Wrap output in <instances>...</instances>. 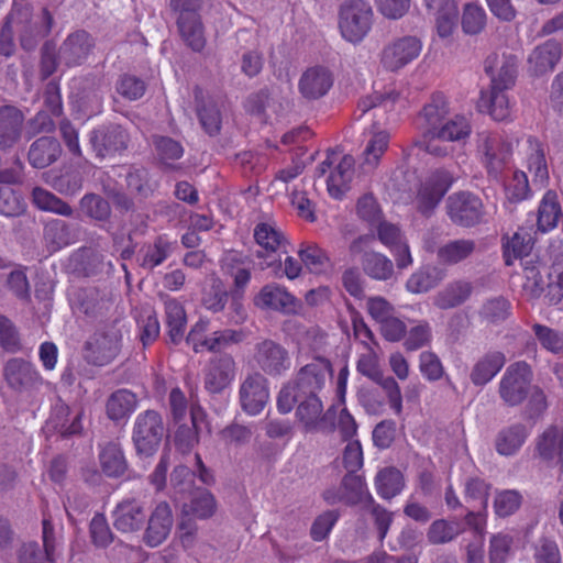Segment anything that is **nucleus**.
I'll return each instance as SVG.
<instances>
[{
  "label": "nucleus",
  "instance_id": "29",
  "mask_svg": "<svg viewBox=\"0 0 563 563\" xmlns=\"http://www.w3.org/2000/svg\"><path fill=\"white\" fill-rule=\"evenodd\" d=\"M523 159L533 184L543 185L549 178L544 146L534 137H528L523 144Z\"/></svg>",
  "mask_w": 563,
  "mask_h": 563
},
{
  "label": "nucleus",
  "instance_id": "18",
  "mask_svg": "<svg viewBox=\"0 0 563 563\" xmlns=\"http://www.w3.org/2000/svg\"><path fill=\"white\" fill-rule=\"evenodd\" d=\"M296 418L305 432H319L327 428V415L317 395H297Z\"/></svg>",
  "mask_w": 563,
  "mask_h": 563
},
{
  "label": "nucleus",
  "instance_id": "9",
  "mask_svg": "<svg viewBox=\"0 0 563 563\" xmlns=\"http://www.w3.org/2000/svg\"><path fill=\"white\" fill-rule=\"evenodd\" d=\"M446 213L454 224L472 228L484 220L485 210L483 201L477 195L460 191L449 196Z\"/></svg>",
  "mask_w": 563,
  "mask_h": 563
},
{
  "label": "nucleus",
  "instance_id": "37",
  "mask_svg": "<svg viewBox=\"0 0 563 563\" xmlns=\"http://www.w3.org/2000/svg\"><path fill=\"white\" fill-rule=\"evenodd\" d=\"M167 335L173 344H178L185 334L187 318L183 305L175 298L164 297Z\"/></svg>",
  "mask_w": 563,
  "mask_h": 563
},
{
  "label": "nucleus",
  "instance_id": "27",
  "mask_svg": "<svg viewBox=\"0 0 563 563\" xmlns=\"http://www.w3.org/2000/svg\"><path fill=\"white\" fill-rule=\"evenodd\" d=\"M478 252V244L473 239H454L437 250V260L446 266L457 265L472 258Z\"/></svg>",
  "mask_w": 563,
  "mask_h": 563
},
{
  "label": "nucleus",
  "instance_id": "33",
  "mask_svg": "<svg viewBox=\"0 0 563 563\" xmlns=\"http://www.w3.org/2000/svg\"><path fill=\"white\" fill-rule=\"evenodd\" d=\"M62 154L59 142L51 136L35 140L29 150L27 158L35 168H45L58 159Z\"/></svg>",
  "mask_w": 563,
  "mask_h": 563
},
{
  "label": "nucleus",
  "instance_id": "6",
  "mask_svg": "<svg viewBox=\"0 0 563 563\" xmlns=\"http://www.w3.org/2000/svg\"><path fill=\"white\" fill-rule=\"evenodd\" d=\"M531 367L523 361L510 364L498 383V395L505 406H520L530 395Z\"/></svg>",
  "mask_w": 563,
  "mask_h": 563
},
{
  "label": "nucleus",
  "instance_id": "8",
  "mask_svg": "<svg viewBox=\"0 0 563 563\" xmlns=\"http://www.w3.org/2000/svg\"><path fill=\"white\" fill-rule=\"evenodd\" d=\"M478 151L482 154V163L487 173L497 178L510 162L514 143L498 133H483Z\"/></svg>",
  "mask_w": 563,
  "mask_h": 563
},
{
  "label": "nucleus",
  "instance_id": "54",
  "mask_svg": "<svg viewBox=\"0 0 563 563\" xmlns=\"http://www.w3.org/2000/svg\"><path fill=\"white\" fill-rule=\"evenodd\" d=\"M222 268L225 274L233 278L238 289H243L251 279L250 267L245 264L244 258L236 252H229L222 260Z\"/></svg>",
  "mask_w": 563,
  "mask_h": 563
},
{
  "label": "nucleus",
  "instance_id": "24",
  "mask_svg": "<svg viewBox=\"0 0 563 563\" xmlns=\"http://www.w3.org/2000/svg\"><path fill=\"white\" fill-rule=\"evenodd\" d=\"M485 70L490 75L492 87L509 89L515 85L517 58L512 55H489L485 60Z\"/></svg>",
  "mask_w": 563,
  "mask_h": 563
},
{
  "label": "nucleus",
  "instance_id": "36",
  "mask_svg": "<svg viewBox=\"0 0 563 563\" xmlns=\"http://www.w3.org/2000/svg\"><path fill=\"white\" fill-rule=\"evenodd\" d=\"M191 424H180L175 433V443L179 450L187 452L199 442V432L205 423L206 413L200 406L190 408Z\"/></svg>",
  "mask_w": 563,
  "mask_h": 563
},
{
  "label": "nucleus",
  "instance_id": "41",
  "mask_svg": "<svg viewBox=\"0 0 563 563\" xmlns=\"http://www.w3.org/2000/svg\"><path fill=\"white\" fill-rule=\"evenodd\" d=\"M136 396L128 389H119L107 399L106 412L109 419L121 421L126 419L136 408Z\"/></svg>",
  "mask_w": 563,
  "mask_h": 563
},
{
  "label": "nucleus",
  "instance_id": "40",
  "mask_svg": "<svg viewBox=\"0 0 563 563\" xmlns=\"http://www.w3.org/2000/svg\"><path fill=\"white\" fill-rule=\"evenodd\" d=\"M217 501L214 496L206 488H197L191 493L188 503L183 505V514L197 519H208L214 515Z\"/></svg>",
  "mask_w": 563,
  "mask_h": 563
},
{
  "label": "nucleus",
  "instance_id": "4",
  "mask_svg": "<svg viewBox=\"0 0 563 563\" xmlns=\"http://www.w3.org/2000/svg\"><path fill=\"white\" fill-rule=\"evenodd\" d=\"M123 330L119 322L98 328L86 343V360L95 366L112 363L121 352Z\"/></svg>",
  "mask_w": 563,
  "mask_h": 563
},
{
  "label": "nucleus",
  "instance_id": "34",
  "mask_svg": "<svg viewBox=\"0 0 563 563\" xmlns=\"http://www.w3.org/2000/svg\"><path fill=\"white\" fill-rule=\"evenodd\" d=\"M70 409L69 407L58 401L51 412V417L46 422V427L49 430H54L63 437L80 433L81 426V412H77L71 419H69Z\"/></svg>",
  "mask_w": 563,
  "mask_h": 563
},
{
  "label": "nucleus",
  "instance_id": "38",
  "mask_svg": "<svg viewBox=\"0 0 563 563\" xmlns=\"http://www.w3.org/2000/svg\"><path fill=\"white\" fill-rule=\"evenodd\" d=\"M562 217L563 212L558 199V195L552 190H548L544 194L538 208V231L545 233L554 229Z\"/></svg>",
  "mask_w": 563,
  "mask_h": 563
},
{
  "label": "nucleus",
  "instance_id": "20",
  "mask_svg": "<svg viewBox=\"0 0 563 563\" xmlns=\"http://www.w3.org/2000/svg\"><path fill=\"white\" fill-rule=\"evenodd\" d=\"M113 526L122 533L140 531L145 522L146 512L143 504L135 498L119 503L112 512Z\"/></svg>",
  "mask_w": 563,
  "mask_h": 563
},
{
  "label": "nucleus",
  "instance_id": "3",
  "mask_svg": "<svg viewBox=\"0 0 563 563\" xmlns=\"http://www.w3.org/2000/svg\"><path fill=\"white\" fill-rule=\"evenodd\" d=\"M525 267L523 288L533 298L543 297L545 303L555 306L563 299V257H558L549 268Z\"/></svg>",
  "mask_w": 563,
  "mask_h": 563
},
{
  "label": "nucleus",
  "instance_id": "47",
  "mask_svg": "<svg viewBox=\"0 0 563 563\" xmlns=\"http://www.w3.org/2000/svg\"><path fill=\"white\" fill-rule=\"evenodd\" d=\"M102 472L109 477H119L128 468L122 449L117 443H108L99 454Z\"/></svg>",
  "mask_w": 563,
  "mask_h": 563
},
{
  "label": "nucleus",
  "instance_id": "16",
  "mask_svg": "<svg viewBox=\"0 0 563 563\" xmlns=\"http://www.w3.org/2000/svg\"><path fill=\"white\" fill-rule=\"evenodd\" d=\"M129 135L120 125H102L90 134V144L100 158L109 157L126 148Z\"/></svg>",
  "mask_w": 563,
  "mask_h": 563
},
{
  "label": "nucleus",
  "instance_id": "49",
  "mask_svg": "<svg viewBox=\"0 0 563 563\" xmlns=\"http://www.w3.org/2000/svg\"><path fill=\"white\" fill-rule=\"evenodd\" d=\"M363 271L376 280H387L394 274V264L385 255L377 252H366L362 260Z\"/></svg>",
  "mask_w": 563,
  "mask_h": 563
},
{
  "label": "nucleus",
  "instance_id": "58",
  "mask_svg": "<svg viewBox=\"0 0 563 563\" xmlns=\"http://www.w3.org/2000/svg\"><path fill=\"white\" fill-rule=\"evenodd\" d=\"M523 496L516 489H504L496 492L494 498V510L498 517H508L515 514L521 506Z\"/></svg>",
  "mask_w": 563,
  "mask_h": 563
},
{
  "label": "nucleus",
  "instance_id": "30",
  "mask_svg": "<svg viewBox=\"0 0 563 563\" xmlns=\"http://www.w3.org/2000/svg\"><path fill=\"white\" fill-rule=\"evenodd\" d=\"M505 364L506 355L503 352L489 351L475 362L470 379L475 386H485L500 372Z\"/></svg>",
  "mask_w": 563,
  "mask_h": 563
},
{
  "label": "nucleus",
  "instance_id": "64",
  "mask_svg": "<svg viewBox=\"0 0 563 563\" xmlns=\"http://www.w3.org/2000/svg\"><path fill=\"white\" fill-rule=\"evenodd\" d=\"M531 236L516 232L512 238L504 244V258L506 265H511L514 260L529 255L531 251Z\"/></svg>",
  "mask_w": 563,
  "mask_h": 563
},
{
  "label": "nucleus",
  "instance_id": "15",
  "mask_svg": "<svg viewBox=\"0 0 563 563\" xmlns=\"http://www.w3.org/2000/svg\"><path fill=\"white\" fill-rule=\"evenodd\" d=\"M240 404L249 415H258L269 399L267 379L262 373L246 375L239 389Z\"/></svg>",
  "mask_w": 563,
  "mask_h": 563
},
{
  "label": "nucleus",
  "instance_id": "39",
  "mask_svg": "<svg viewBox=\"0 0 563 563\" xmlns=\"http://www.w3.org/2000/svg\"><path fill=\"white\" fill-rule=\"evenodd\" d=\"M507 89L492 87L489 92H482L478 108L487 110L496 121H504L510 117L511 107L507 93Z\"/></svg>",
  "mask_w": 563,
  "mask_h": 563
},
{
  "label": "nucleus",
  "instance_id": "57",
  "mask_svg": "<svg viewBox=\"0 0 563 563\" xmlns=\"http://www.w3.org/2000/svg\"><path fill=\"white\" fill-rule=\"evenodd\" d=\"M457 14L459 10L454 0L442 2L435 19L437 31L441 37H448L453 33L456 27Z\"/></svg>",
  "mask_w": 563,
  "mask_h": 563
},
{
  "label": "nucleus",
  "instance_id": "44",
  "mask_svg": "<svg viewBox=\"0 0 563 563\" xmlns=\"http://www.w3.org/2000/svg\"><path fill=\"white\" fill-rule=\"evenodd\" d=\"M464 528L457 520L437 519L427 530V540L432 545L446 544L454 541Z\"/></svg>",
  "mask_w": 563,
  "mask_h": 563
},
{
  "label": "nucleus",
  "instance_id": "45",
  "mask_svg": "<svg viewBox=\"0 0 563 563\" xmlns=\"http://www.w3.org/2000/svg\"><path fill=\"white\" fill-rule=\"evenodd\" d=\"M174 244L166 235L157 236L153 244L142 249L141 266L146 269H153L163 264L173 253Z\"/></svg>",
  "mask_w": 563,
  "mask_h": 563
},
{
  "label": "nucleus",
  "instance_id": "5",
  "mask_svg": "<svg viewBox=\"0 0 563 563\" xmlns=\"http://www.w3.org/2000/svg\"><path fill=\"white\" fill-rule=\"evenodd\" d=\"M31 10L27 7L14 8L7 16L0 32V54L9 57L13 54L15 45L13 41V27L25 34L45 35L51 31L53 18L47 9L42 10L44 24L37 26L31 24Z\"/></svg>",
  "mask_w": 563,
  "mask_h": 563
},
{
  "label": "nucleus",
  "instance_id": "55",
  "mask_svg": "<svg viewBox=\"0 0 563 563\" xmlns=\"http://www.w3.org/2000/svg\"><path fill=\"white\" fill-rule=\"evenodd\" d=\"M153 144L161 163L167 168H176L174 162L183 157V145L169 136H154Z\"/></svg>",
  "mask_w": 563,
  "mask_h": 563
},
{
  "label": "nucleus",
  "instance_id": "19",
  "mask_svg": "<svg viewBox=\"0 0 563 563\" xmlns=\"http://www.w3.org/2000/svg\"><path fill=\"white\" fill-rule=\"evenodd\" d=\"M174 523V517L170 506L166 501H161L148 516L147 527L143 540L148 547L162 544L169 536Z\"/></svg>",
  "mask_w": 563,
  "mask_h": 563
},
{
  "label": "nucleus",
  "instance_id": "12",
  "mask_svg": "<svg viewBox=\"0 0 563 563\" xmlns=\"http://www.w3.org/2000/svg\"><path fill=\"white\" fill-rule=\"evenodd\" d=\"M422 43L417 36L406 35L394 38L382 49L380 65L388 71H398L413 62L420 55Z\"/></svg>",
  "mask_w": 563,
  "mask_h": 563
},
{
  "label": "nucleus",
  "instance_id": "60",
  "mask_svg": "<svg viewBox=\"0 0 563 563\" xmlns=\"http://www.w3.org/2000/svg\"><path fill=\"white\" fill-rule=\"evenodd\" d=\"M79 207L82 213L98 221H106L111 214V207L109 202L96 194L85 195L80 199Z\"/></svg>",
  "mask_w": 563,
  "mask_h": 563
},
{
  "label": "nucleus",
  "instance_id": "59",
  "mask_svg": "<svg viewBox=\"0 0 563 563\" xmlns=\"http://www.w3.org/2000/svg\"><path fill=\"white\" fill-rule=\"evenodd\" d=\"M487 14L475 3H467L462 14V29L468 35L479 34L486 26Z\"/></svg>",
  "mask_w": 563,
  "mask_h": 563
},
{
  "label": "nucleus",
  "instance_id": "43",
  "mask_svg": "<svg viewBox=\"0 0 563 563\" xmlns=\"http://www.w3.org/2000/svg\"><path fill=\"white\" fill-rule=\"evenodd\" d=\"M353 174L354 158L351 155H344L327 180L329 194L334 198H340L349 188Z\"/></svg>",
  "mask_w": 563,
  "mask_h": 563
},
{
  "label": "nucleus",
  "instance_id": "48",
  "mask_svg": "<svg viewBox=\"0 0 563 563\" xmlns=\"http://www.w3.org/2000/svg\"><path fill=\"white\" fill-rule=\"evenodd\" d=\"M389 143V134L386 131H379L373 134L367 142L361 167L364 172H372L379 163L380 157L385 153Z\"/></svg>",
  "mask_w": 563,
  "mask_h": 563
},
{
  "label": "nucleus",
  "instance_id": "28",
  "mask_svg": "<svg viewBox=\"0 0 563 563\" xmlns=\"http://www.w3.org/2000/svg\"><path fill=\"white\" fill-rule=\"evenodd\" d=\"M254 305L263 310L288 312L294 309L295 297L286 288L272 283L261 288L254 297Z\"/></svg>",
  "mask_w": 563,
  "mask_h": 563
},
{
  "label": "nucleus",
  "instance_id": "25",
  "mask_svg": "<svg viewBox=\"0 0 563 563\" xmlns=\"http://www.w3.org/2000/svg\"><path fill=\"white\" fill-rule=\"evenodd\" d=\"M474 285L465 278L448 283L433 297V305L441 310H449L465 303L473 295Z\"/></svg>",
  "mask_w": 563,
  "mask_h": 563
},
{
  "label": "nucleus",
  "instance_id": "50",
  "mask_svg": "<svg viewBox=\"0 0 563 563\" xmlns=\"http://www.w3.org/2000/svg\"><path fill=\"white\" fill-rule=\"evenodd\" d=\"M471 134V124L466 117L456 114L451 119H445L434 132V137H440L445 142L463 141Z\"/></svg>",
  "mask_w": 563,
  "mask_h": 563
},
{
  "label": "nucleus",
  "instance_id": "1",
  "mask_svg": "<svg viewBox=\"0 0 563 563\" xmlns=\"http://www.w3.org/2000/svg\"><path fill=\"white\" fill-rule=\"evenodd\" d=\"M332 375V365L324 357H316L302 366L295 378L287 382L279 390L277 408L282 413H288L296 404L297 395H317L325 387Z\"/></svg>",
  "mask_w": 563,
  "mask_h": 563
},
{
  "label": "nucleus",
  "instance_id": "42",
  "mask_svg": "<svg viewBox=\"0 0 563 563\" xmlns=\"http://www.w3.org/2000/svg\"><path fill=\"white\" fill-rule=\"evenodd\" d=\"M537 449L542 459L559 464L563 455V429L549 427L539 438Z\"/></svg>",
  "mask_w": 563,
  "mask_h": 563
},
{
  "label": "nucleus",
  "instance_id": "56",
  "mask_svg": "<svg viewBox=\"0 0 563 563\" xmlns=\"http://www.w3.org/2000/svg\"><path fill=\"white\" fill-rule=\"evenodd\" d=\"M344 503L357 504L367 498L373 501L372 496L367 493L363 478L355 473H346L341 484Z\"/></svg>",
  "mask_w": 563,
  "mask_h": 563
},
{
  "label": "nucleus",
  "instance_id": "21",
  "mask_svg": "<svg viewBox=\"0 0 563 563\" xmlns=\"http://www.w3.org/2000/svg\"><path fill=\"white\" fill-rule=\"evenodd\" d=\"M93 47L92 36L80 30L66 37L59 47L58 58L68 67L78 66L87 59Z\"/></svg>",
  "mask_w": 563,
  "mask_h": 563
},
{
  "label": "nucleus",
  "instance_id": "2",
  "mask_svg": "<svg viewBox=\"0 0 563 563\" xmlns=\"http://www.w3.org/2000/svg\"><path fill=\"white\" fill-rule=\"evenodd\" d=\"M375 21L367 0H344L338 9V29L343 40L360 44L371 33Z\"/></svg>",
  "mask_w": 563,
  "mask_h": 563
},
{
  "label": "nucleus",
  "instance_id": "51",
  "mask_svg": "<svg viewBox=\"0 0 563 563\" xmlns=\"http://www.w3.org/2000/svg\"><path fill=\"white\" fill-rule=\"evenodd\" d=\"M298 255L306 267L314 274L325 273L332 266L325 251L314 243L301 244Z\"/></svg>",
  "mask_w": 563,
  "mask_h": 563
},
{
  "label": "nucleus",
  "instance_id": "11",
  "mask_svg": "<svg viewBox=\"0 0 563 563\" xmlns=\"http://www.w3.org/2000/svg\"><path fill=\"white\" fill-rule=\"evenodd\" d=\"M253 360L256 366L271 377H280L291 367L288 350L271 339L262 340L255 344Z\"/></svg>",
  "mask_w": 563,
  "mask_h": 563
},
{
  "label": "nucleus",
  "instance_id": "26",
  "mask_svg": "<svg viewBox=\"0 0 563 563\" xmlns=\"http://www.w3.org/2000/svg\"><path fill=\"white\" fill-rule=\"evenodd\" d=\"M449 113L448 101L441 93H434L419 113V129L422 136L434 137V132L440 128Z\"/></svg>",
  "mask_w": 563,
  "mask_h": 563
},
{
  "label": "nucleus",
  "instance_id": "14",
  "mask_svg": "<svg viewBox=\"0 0 563 563\" xmlns=\"http://www.w3.org/2000/svg\"><path fill=\"white\" fill-rule=\"evenodd\" d=\"M451 174L444 169L433 172L420 186L416 206L422 214H430L452 185Z\"/></svg>",
  "mask_w": 563,
  "mask_h": 563
},
{
  "label": "nucleus",
  "instance_id": "17",
  "mask_svg": "<svg viewBox=\"0 0 563 563\" xmlns=\"http://www.w3.org/2000/svg\"><path fill=\"white\" fill-rule=\"evenodd\" d=\"M235 362L229 354L214 356L205 368L203 385L210 394L224 390L235 377Z\"/></svg>",
  "mask_w": 563,
  "mask_h": 563
},
{
  "label": "nucleus",
  "instance_id": "63",
  "mask_svg": "<svg viewBox=\"0 0 563 563\" xmlns=\"http://www.w3.org/2000/svg\"><path fill=\"white\" fill-rule=\"evenodd\" d=\"M510 302L504 297L490 298L484 302L481 317L488 323H500L510 316Z\"/></svg>",
  "mask_w": 563,
  "mask_h": 563
},
{
  "label": "nucleus",
  "instance_id": "32",
  "mask_svg": "<svg viewBox=\"0 0 563 563\" xmlns=\"http://www.w3.org/2000/svg\"><path fill=\"white\" fill-rule=\"evenodd\" d=\"M530 434L529 429L523 423H514L501 429L495 440V449L498 454L504 456L516 455Z\"/></svg>",
  "mask_w": 563,
  "mask_h": 563
},
{
  "label": "nucleus",
  "instance_id": "7",
  "mask_svg": "<svg viewBox=\"0 0 563 563\" xmlns=\"http://www.w3.org/2000/svg\"><path fill=\"white\" fill-rule=\"evenodd\" d=\"M164 434V423L155 410L140 413L134 422L132 440L139 455H153Z\"/></svg>",
  "mask_w": 563,
  "mask_h": 563
},
{
  "label": "nucleus",
  "instance_id": "10",
  "mask_svg": "<svg viewBox=\"0 0 563 563\" xmlns=\"http://www.w3.org/2000/svg\"><path fill=\"white\" fill-rule=\"evenodd\" d=\"M253 236L258 246L255 256L262 260L261 268L279 267L282 262L278 252L287 243L283 232L272 223L261 222L255 225Z\"/></svg>",
  "mask_w": 563,
  "mask_h": 563
},
{
  "label": "nucleus",
  "instance_id": "31",
  "mask_svg": "<svg viewBox=\"0 0 563 563\" xmlns=\"http://www.w3.org/2000/svg\"><path fill=\"white\" fill-rule=\"evenodd\" d=\"M23 113L15 107H0V147L10 148L21 137Z\"/></svg>",
  "mask_w": 563,
  "mask_h": 563
},
{
  "label": "nucleus",
  "instance_id": "23",
  "mask_svg": "<svg viewBox=\"0 0 563 563\" xmlns=\"http://www.w3.org/2000/svg\"><path fill=\"white\" fill-rule=\"evenodd\" d=\"M562 56V46L554 40H548L532 49L528 57V71L532 76H543L554 70Z\"/></svg>",
  "mask_w": 563,
  "mask_h": 563
},
{
  "label": "nucleus",
  "instance_id": "46",
  "mask_svg": "<svg viewBox=\"0 0 563 563\" xmlns=\"http://www.w3.org/2000/svg\"><path fill=\"white\" fill-rule=\"evenodd\" d=\"M404 486V476L396 467H385L375 477L377 494L384 499H391L402 490Z\"/></svg>",
  "mask_w": 563,
  "mask_h": 563
},
{
  "label": "nucleus",
  "instance_id": "22",
  "mask_svg": "<svg viewBox=\"0 0 563 563\" xmlns=\"http://www.w3.org/2000/svg\"><path fill=\"white\" fill-rule=\"evenodd\" d=\"M332 85V73L327 67L314 66L302 73L298 82V89L305 99L316 100L325 96Z\"/></svg>",
  "mask_w": 563,
  "mask_h": 563
},
{
  "label": "nucleus",
  "instance_id": "62",
  "mask_svg": "<svg viewBox=\"0 0 563 563\" xmlns=\"http://www.w3.org/2000/svg\"><path fill=\"white\" fill-rule=\"evenodd\" d=\"M532 331L544 350L554 354L563 352V334L560 331L540 323H534Z\"/></svg>",
  "mask_w": 563,
  "mask_h": 563
},
{
  "label": "nucleus",
  "instance_id": "53",
  "mask_svg": "<svg viewBox=\"0 0 563 563\" xmlns=\"http://www.w3.org/2000/svg\"><path fill=\"white\" fill-rule=\"evenodd\" d=\"M32 201L36 208L43 211L53 212L64 217H70L73 214V208L67 202L41 187H35L33 189Z\"/></svg>",
  "mask_w": 563,
  "mask_h": 563
},
{
  "label": "nucleus",
  "instance_id": "52",
  "mask_svg": "<svg viewBox=\"0 0 563 563\" xmlns=\"http://www.w3.org/2000/svg\"><path fill=\"white\" fill-rule=\"evenodd\" d=\"M44 241L51 252H56L74 241L69 225L63 220H52L44 227Z\"/></svg>",
  "mask_w": 563,
  "mask_h": 563
},
{
  "label": "nucleus",
  "instance_id": "35",
  "mask_svg": "<svg viewBox=\"0 0 563 563\" xmlns=\"http://www.w3.org/2000/svg\"><path fill=\"white\" fill-rule=\"evenodd\" d=\"M445 271L437 265H426L412 273L406 282L411 294H423L435 288L444 278Z\"/></svg>",
  "mask_w": 563,
  "mask_h": 563
},
{
  "label": "nucleus",
  "instance_id": "13",
  "mask_svg": "<svg viewBox=\"0 0 563 563\" xmlns=\"http://www.w3.org/2000/svg\"><path fill=\"white\" fill-rule=\"evenodd\" d=\"M3 378L13 391L27 393L40 388L44 380L36 367L22 357H12L3 366Z\"/></svg>",
  "mask_w": 563,
  "mask_h": 563
},
{
  "label": "nucleus",
  "instance_id": "61",
  "mask_svg": "<svg viewBox=\"0 0 563 563\" xmlns=\"http://www.w3.org/2000/svg\"><path fill=\"white\" fill-rule=\"evenodd\" d=\"M177 26L181 38L192 51L200 52L203 49L206 38L200 18L185 21V23L183 22Z\"/></svg>",
  "mask_w": 563,
  "mask_h": 563
}]
</instances>
